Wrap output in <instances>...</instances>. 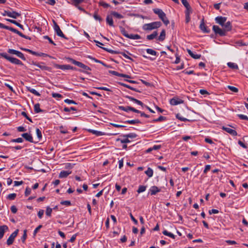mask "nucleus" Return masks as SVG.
<instances>
[{"instance_id": "nucleus-58", "label": "nucleus", "mask_w": 248, "mask_h": 248, "mask_svg": "<svg viewBox=\"0 0 248 248\" xmlns=\"http://www.w3.org/2000/svg\"><path fill=\"white\" fill-rule=\"evenodd\" d=\"M27 238V230H25L24 231V233L22 237L21 238L22 242L24 243L25 242V240Z\"/></svg>"}, {"instance_id": "nucleus-48", "label": "nucleus", "mask_w": 248, "mask_h": 248, "mask_svg": "<svg viewBox=\"0 0 248 248\" xmlns=\"http://www.w3.org/2000/svg\"><path fill=\"white\" fill-rule=\"evenodd\" d=\"M93 18L96 20L99 21L100 22L102 21V18L97 14V12L95 11L93 15Z\"/></svg>"}, {"instance_id": "nucleus-50", "label": "nucleus", "mask_w": 248, "mask_h": 248, "mask_svg": "<svg viewBox=\"0 0 248 248\" xmlns=\"http://www.w3.org/2000/svg\"><path fill=\"white\" fill-rule=\"evenodd\" d=\"M176 117L179 119V120L181 121H183V122H187V121H189V120L186 118H184V117H182L180 114H177L176 115Z\"/></svg>"}, {"instance_id": "nucleus-34", "label": "nucleus", "mask_w": 248, "mask_h": 248, "mask_svg": "<svg viewBox=\"0 0 248 248\" xmlns=\"http://www.w3.org/2000/svg\"><path fill=\"white\" fill-rule=\"evenodd\" d=\"M84 0H71L69 3L74 5L75 7H78L79 4L82 3Z\"/></svg>"}, {"instance_id": "nucleus-25", "label": "nucleus", "mask_w": 248, "mask_h": 248, "mask_svg": "<svg viewBox=\"0 0 248 248\" xmlns=\"http://www.w3.org/2000/svg\"><path fill=\"white\" fill-rule=\"evenodd\" d=\"M166 38V31L164 29L162 30L161 32H160V35L157 38V40L159 41L162 42Z\"/></svg>"}, {"instance_id": "nucleus-36", "label": "nucleus", "mask_w": 248, "mask_h": 248, "mask_svg": "<svg viewBox=\"0 0 248 248\" xmlns=\"http://www.w3.org/2000/svg\"><path fill=\"white\" fill-rule=\"evenodd\" d=\"M34 110L35 113H39L44 112V110L40 108V104L39 103L36 104L34 106Z\"/></svg>"}, {"instance_id": "nucleus-24", "label": "nucleus", "mask_w": 248, "mask_h": 248, "mask_svg": "<svg viewBox=\"0 0 248 248\" xmlns=\"http://www.w3.org/2000/svg\"><path fill=\"white\" fill-rule=\"evenodd\" d=\"M200 28L204 33H209L210 31L209 29H207V27L203 21L201 23Z\"/></svg>"}, {"instance_id": "nucleus-27", "label": "nucleus", "mask_w": 248, "mask_h": 248, "mask_svg": "<svg viewBox=\"0 0 248 248\" xmlns=\"http://www.w3.org/2000/svg\"><path fill=\"white\" fill-rule=\"evenodd\" d=\"M71 171L62 170V171H61V172L60 173L59 177V178H66L70 174H71Z\"/></svg>"}, {"instance_id": "nucleus-32", "label": "nucleus", "mask_w": 248, "mask_h": 248, "mask_svg": "<svg viewBox=\"0 0 248 248\" xmlns=\"http://www.w3.org/2000/svg\"><path fill=\"white\" fill-rule=\"evenodd\" d=\"M182 4L186 8V11H189L192 10L187 0H181Z\"/></svg>"}, {"instance_id": "nucleus-53", "label": "nucleus", "mask_w": 248, "mask_h": 248, "mask_svg": "<svg viewBox=\"0 0 248 248\" xmlns=\"http://www.w3.org/2000/svg\"><path fill=\"white\" fill-rule=\"evenodd\" d=\"M23 141V140L22 138H18L15 139H12L11 140L12 142H17V143H21Z\"/></svg>"}, {"instance_id": "nucleus-40", "label": "nucleus", "mask_w": 248, "mask_h": 248, "mask_svg": "<svg viewBox=\"0 0 248 248\" xmlns=\"http://www.w3.org/2000/svg\"><path fill=\"white\" fill-rule=\"evenodd\" d=\"M227 65L230 68L233 69H238V65L233 62H229L227 63Z\"/></svg>"}, {"instance_id": "nucleus-59", "label": "nucleus", "mask_w": 248, "mask_h": 248, "mask_svg": "<svg viewBox=\"0 0 248 248\" xmlns=\"http://www.w3.org/2000/svg\"><path fill=\"white\" fill-rule=\"evenodd\" d=\"M99 5L103 6L104 8H108L110 6V5L108 3H106L104 1H100L99 3Z\"/></svg>"}, {"instance_id": "nucleus-7", "label": "nucleus", "mask_w": 248, "mask_h": 248, "mask_svg": "<svg viewBox=\"0 0 248 248\" xmlns=\"http://www.w3.org/2000/svg\"><path fill=\"white\" fill-rule=\"evenodd\" d=\"M18 230L17 229L10 235V236L8 238L6 241V244L8 246H10L13 243L15 238L16 237L18 234Z\"/></svg>"}, {"instance_id": "nucleus-54", "label": "nucleus", "mask_w": 248, "mask_h": 248, "mask_svg": "<svg viewBox=\"0 0 248 248\" xmlns=\"http://www.w3.org/2000/svg\"><path fill=\"white\" fill-rule=\"evenodd\" d=\"M71 110L77 111V109L73 107H70V108H67V107H65L63 108V111H65V112H69Z\"/></svg>"}, {"instance_id": "nucleus-33", "label": "nucleus", "mask_w": 248, "mask_h": 248, "mask_svg": "<svg viewBox=\"0 0 248 248\" xmlns=\"http://www.w3.org/2000/svg\"><path fill=\"white\" fill-rule=\"evenodd\" d=\"M110 14H111V16H112L114 17H116L118 19H122V18H124V16L122 15H121L115 11H112L110 13Z\"/></svg>"}, {"instance_id": "nucleus-3", "label": "nucleus", "mask_w": 248, "mask_h": 248, "mask_svg": "<svg viewBox=\"0 0 248 248\" xmlns=\"http://www.w3.org/2000/svg\"><path fill=\"white\" fill-rule=\"evenodd\" d=\"M153 11L154 13L158 16L159 17L166 25L170 23V21L166 17L165 13L161 9L155 8L153 9Z\"/></svg>"}, {"instance_id": "nucleus-2", "label": "nucleus", "mask_w": 248, "mask_h": 248, "mask_svg": "<svg viewBox=\"0 0 248 248\" xmlns=\"http://www.w3.org/2000/svg\"><path fill=\"white\" fill-rule=\"evenodd\" d=\"M161 25L162 23L160 21L153 22L144 24L142 29L144 31H151L159 28Z\"/></svg>"}, {"instance_id": "nucleus-20", "label": "nucleus", "mask_w": 248, "mask_h": 248, "mask_svg": "<svg viewBox=\"0 0 248 248\" xmlns=\"http://www.w3.org/2000/svg\"><path fill=\"white\" fill-rule=\"evenodd\" d=\"M118 84L123 87H126V88H127L132 91H135L136 92H138V93H141V91H139V90L137 89L136 88H133L131 86H130V85H128L127 84H126L124 83H123V82H118Z\"/></svg>"}, {"instance_id": "nucleus-5", "label": "nucleus", "mask_w": 248, "mask_h": 248, "mask_svg": "<svg viewBox=\"0 0 248 248\" xmlns=\"http://www.w3.org/2000/svg\"><path fill=\"white\" fill-rule=\"evenodd\" d=\"M53 23L54 24V30L55 32L56 33L57 35L60 37H61L65 39H68V38L64 35L62 31H61L60 27L57 24L56 22L54 20H52Z\"/></svg>"}, {"instance_id": "nucleus-49", "label": "nucleus", "mask_w": 248, "mask_h": 248, "mask_svg": "<svg viewBox=\"0 0 248 248\" xmlns=\"http://www.w3.org/2000/svg\"><path fill=\"white\" fill-rule=\"evenodd\" d=\"M146 50L148 54H151L152 55L156 56L157 54V52L152 49L147 48Z\"/></svg>"}, {"instance_id": "nucleus-1", "label": "nucleus", "mask_w": 248, "mask_h": 248, "mask_svg": "<svg viewBox=\"0 0 248 248\" xmlns=\"http://www.w3.org/2000/svg\"><path fill=\"white\" fill-rule=\"evenodd\" d=\"M66 59L69 62H70L72 63L73 64L83 69V70L77 69V70H78V71H79L80 72H83V73H86L87 74H89V75L91 74V73L88 72V71H87L91 70V68L89 67V66L85 65L84 64H83V63H82L80 62L77 61L75 60H74L71 58H69V57L66 58Z\"/></svg>"}, {"instance_id": "nucleus-21", "label": "nucleus", "mask_w": 248, "mask_h": 248, "mask_svg": "<svg viewBox=\"0 0 248 248\" xmlns=\"http://www.w3.org/2000/svg\"><path fill=\"white\" fill-rule=\"evenodd\" d=\"M187 52L188 54L193 59H198L201 57V54H197L194 53L191 50L187 49Z\"/></svg>"}, {"instance_id": "nucleus-47", "label": "nucleus", "mask_w": 248, "mask_h": 248, "mask_svg": "<svg viewBox=\"0 0 248 248\" xmlns=\"http://www.w3.org/2000/svg\"><path fill=\"white\" fill-rule=\"evenodd\" d=\"M166 117L163 116H160L157 119H154L151 122H161L164 120H166Z\"/></svg>"}, {"instance_id": "nucleus-60", "label": "nucleus", "mask_w": 248, "mask_h": 248, "mask_svg": "<svg viewBox=\"0 0 248 248\" xmlns=\"http://www.w3.org/2000/svg\"><path fill=\"white\" fill-rule=\"evenodd\" d=\"M43 37L44 39H47L50 44H51L54 46L56 45V44L52 41V40L48 36L46 35V36H44Z\"/></svg>"}, {"instance_id": "nucleus-28", "label": "nucleus", "mask_w": 248, "mask_h": 248, "mask_svg": "<svg viewBox=\"0 0 248 248\" xmlns=\"http://www.w3.org/2000/svg\"><path fill=\"white\" fill-rule=\"evenodd\" d=\"M158 32L157 31H154L152 34L148 35L146 36V39L148 40H153L157 37Z\"/></svg>"}, {"instance_id": "nucleus-51", "label": "nucleus", "mask_w": 248, "mask_h": 248, "mask_svg": "<svg viewBox=\"0 0 248 248\" xmlns=\"http://www.w3.org/2000/svg\"><path fill=\"white\" fill-rule=\"evenodd\" d=\"M146 189V186H140L138 189L137 190V192L138 193H140L143 192L145 191Z\"/></svg>"}, {"instance_id": "nucleus-45", "label": "nucleus", "mask_w": 248, "mask_h": 248, "mask_svg": "<svg viewBox=\"0 0 248 248\" xmlns=\"http://www.w3.org/2000/svg\"><path fill=\"white\" fill-rule=\"evenodd\" d=\"M145 173L149 177H151L153 175V170L151 168H148L147 170L145 171Z\"/></svg>"}, {"instance_id": "nucleus-6", "label": "nucleus", "mask_w": 248, "mask_h": 248, "mask_svg": "<svg viewBox=\"0 0 248 248\" xmlns=\"http://www.w3.org/2000/svg\"><path fill=\"white\" fill-rule=\"evenodd\" d=\"M54 67L55 68L60 69L62 70H77V69L76 67L71 66L70 65H69V64L60 65L59 64H54Z\"/></svg>"}, {"instance_id": "nucleus-26", "label": "nucleus", "mask_w": 248, "mask_h": 248, "mask_svg": "<svg viewBox=\"0 0 248 248\" xmlns=\"http://www.w3.org/2000/svg\"><path fill=\"white\" fill-rule=\"evenodd\" d=\"M88 131L98 137L105 135V133L104 132L95 130L89 129Z\"/></svg>"}, {"instance_id": "nucleus-10", "label": "nucleus", "mask_w": 248, "mask_h": 248, "mask_svg": "<svg viewBox=\"0 0 248 248\" xmlns=\"http://www.w3.org/2000/svg\"><path fill=\"white\" fill-rule=\"evenodd\" d=\"M118 108L119 109L124 111L125 112H128L129 111H132L134 112H139V110L138 109H136L134 108H133L130 106H127V107H124L122 106H119Z\"/></svg>"}, {"instance_id": "nucleus-31", "label": "nucleus", "mask_w": 248, "mask_h": 248, "mask_svg": "<svg viewBox=\"0 0 248 248\" xmlns=\"http://www.w3.org/2000/svg\"><path fill=\"white\" fill-rule=\"evenodd\" d=\"M32 64H33L35 66H37L39 68L41 69L42 70H47L48 69V67L47 66H46L45 65H41V63H37L36 62H32Z\"/></svg>"}, {"instance_id": "nucleus-4", "label": "nucleus", "mask_w": 248, "mask_h": 248, "mask_svg": "<svg viewBox=\"0 0 248 248\" xmlns=\"http://www.w3.org/2000/svg\"><path fill=\"white\" fill-rule=\"evenodd\" d=\"M0 56L5 58L12 63L23 65V63L18 59L8 55L6 53H0Z\"/></svg>"}, {"instance_id": "nucleus-16", "label": "nucleus", "mask_w": 248, "mask_h": 248, "mask_svg": "<svg viewBox=\"0 0 248 248\" xmlns=\"http://www.w3.org/2000/svg\"><path fill=\"white\" fill-rule=\"evenodd\" d=\"M222 26L223 27V30L226 33L227 31H230L232 29V25L230 21L225 23L224 25Z\"/></svg>"}, {"instance_id": "nucleus-56", "label": "nucleus", "mask_w": 248, "mask_h": 248, "mask_svg": "<svg viewBox=\"0 0 248 248\" xmlns=\"http://www.w3.org/2000/svg\"><path fill=\"white\" fill-rule=\"evenodd\" d=\"M228 88L234 93H237L238 92V89L233 86L229 85L228 86Z\"/></svg>"}, {"instance_id": "nucleus-44", "label": "nucleus", "mask_w": 248, "mask_h": 248, "mask_svg": "<svg viewBox=\"0 0 248 248\" xmlns=\"http://www.w3.org/2000/svg\"><path fill=\"white\" fill-rule=\"evenodd\" d=\"M20 15L21 14L20 13H18L16 11H13L11 12V16H10V17L16 19L17 17L20 16Z\"/></svg>"}, {"instance_id": "nucleus-43", "label": "nucleus", "mask_w": 248, "mask_h": 248, "mask_svg": "<svg viewBox=\"0 0 248 248\" xmlns=\"http://www.w3.org/2000/svg\"><path fill=\"white\" fill-rule=\"evenodd\" d=\"M36 133L38 140L36 142H35V143H37L39 141L42 137L41 131L39 128L36 129Z\"/></svg>"}, {"instance_id": "nucleus-64", "label": "nucleus", "mask_w": 248, "mask_h": 248, "mask_svg": "<svg viewBox=\"0 0 248 248\" xmlns=\"http://www.w3.org/2000/svg\"><path fill=\"white\" fill-rule=\"evenodd\" d=\"M237 116L241 120H248V117L246 115L243 114H238Z\"/></svg>"}, {"instance_id": "nucleus-61", "label": "nucleus", "mask_w": 248, "mask_h": 248, "mask_svg": "<svg viewBox=\"0 0 248 248\" xmlns=\"http://www.w3.org/2000/svg\"><path fill=\"white\" fill-rule=\"evenodd\" d=\"M61 204L62 205H65L66 206H70L71 205V202L69 201H62L60 202Z\"/></svg>"}, {"instance_id": "nucleus-57", "label": "nucleus", "mask_w": 248, "mask_h": 248, "mask_svg": "<svg viewBox=\"0 0 248 248\" xmlns=\"http://www.w3.org/2000/svg\"><path fill=\"white\" fill-rule=\"evenodd\" d=\"M16 193L10 194L7 196V199L10 200H13L16 197Z\"/></svg>"}, {"instance_id": "nucleus-19", "label": "nucleus", "mask_w": 248, "mask_h": 248, "mask_svg": "<svg viewBox=\"0 0 248 248\" xmlns=\"http://www.w3.org/2000/svg\"><path fill=\"white\" fill-rule=\"evenodd\" d=\"M183 102V100L178 98H172L170 101V103L172 105H177L178 104H182Z\"/></svg>"}, {"instance_id": "nucleus-55", "label": "nucleus", "mask_w": 248, "mask_h": 248, "mask_svg": "<svg viewBox=\"0 0 248 248\" xmlns=\"http://www.w3.org/2000/svg\"><path fill=\"white\" fill-rule=\"evenodd\" d=\"M119 140H120L122 143H126L130 142V140L128 139V138H125L123 140H120V139H117V141Z\"/></svg>"}, {"instance_id": "nucleus-15", "label": "nucleus", "mask_w": 248, "mask_h": 248, "mask_svg": "<svg viewBox=\"0 0 248 248\" xmlns=\"http://www.w3.org/2000/svg\"><path fill=\"white\" fill-rule=\"evenodd\" d=\"M222 129L233 136H236L237 135V133L235 130L230 128L223 126Z\"/></svg>"}, {"instance_id": "nucleus-8", "label": "nucleus", "mask_w": 248, "mask_h": 248, "mask_svg": "<svg viewBox=\"0 0 248 248\" xmlns=\"http://www.w3.org/2000/svg\"><path fill=\"white\" fill-rule=\"evenodd\" d=\"M213 30L215 34H218L220 36H224L226 35V33L225 32L224 30L221 29L217 25H214L213 26Z\"/></svg>"}, {"instance_id": "nucleus-29", "label": "nucleus", "mask_w": 248, "mask_h": 248, "mask_svg": "<svg viewBox=\"0 0 248 248\" xmlns=\"http://www.w3.org/2000/svg\"><path fill=\"white\" fill-rule=\"evenodd\" d=\"M192 13V10L185 11L186 23H188L190 20V14Z\"/></svg>"}, {"instance_id": "nucleus-18", "label": "nucleus", "mask_w": 248, "mask_h": 248, "mask_svg": "<svg viewBox=\"0 0 248 248\" xmlns=\"http://www.w3.org/2000/svg\"><path fill=\"white\" fill-rule=\"evenodd\" d=\"M4 29L8 30H9V31H12V32H13L14 33H16L18 35H19L21 37V36L23 35V33L22 32H20L19 31H18L15 28H13L12 27H9V26L5 25V26L4 27Z\"/></svg>"}, {"instance_id": "nucleus-35", "label": "nucleus", "mask_w": 248, "mask_h": 248, "mask_svg": "<svg viewBox=\"0 0 248 248\" xmlns=\"http://www.w3.org/2000/svg\"><path fill=\"white\" fill-rule=\"evenodd\" d=\"M124 123L131 124H140L141 123V122L139 119H135L132 120H127L125 121Z\"/></svg>"}, {"instance_id": "nucleus-38", "label": "nucleus", "mask_w": 248, "mask_h": 248, "mask_svg": "<svg viewBox=\"0 0 248 248\" xmlns=\"http://www.w3.org/2000/svg\"><path fill=\"white\" fill-rule=\"evenodd\" d=\"M128 38L133 39V40H138L140 39L141 38V36L137 34H129V37H128Z\"/></svg>"}, {"instance_id": "nucleus-39", "label": "nucleus", "mask_w": 248, "mask_h": 248, "mask_svg": "<svg viewBox=\"0 0 248 248\" xmlns=\"http://www.w3.org/2000/svg\"><path fill=\"white\" fill-rule=\"evenodd\" d=\"M122 136L124 138H128L133 139V138H136L137 135L136 134H135L134 133H130L126 134V135H123Z\"/></svg>"}, {"instance_id": "nucleus-11", "label": "nucleus", "mask_w": 248, "mask_h": 248, "mask_svg": "<svg viewBox=\"0 0 248 248\" xmlns=\"http://www.w3.org/2000/svg\"><path fill=\"white\" fill-rule=\"evenodd\" d=\"M227 18L225 16H218L215 18V21L217 23L220 25L223 26L224 24L226 22Z\"/></svg>"}, {"instance_id": "nucleus-42", "label": "nucleus", "mask_w": 248, "mask_h": 248, "mask_svg": "<svg viewBox=\"0 0 248 248\" xmlns=\"http://www.w3.org/2000/svg\"><path fill=\"white\" fill-rule=\"evenodd\" d=\"M162 233L164 235L169 236L172 239H175V236L173 233L168 232L167 230L163 231Z\"/></svg>"}, {"instance_id": "nucleus-63", "label": "nucleus", "mask_w": 248, "mask_h": 248, "mask_svg": "<svg viewBox=\"0 0 248 248\" xmlns=\"http://www.w3.org/2000/svg\"><path fill=\"white\" fill-rule=\"evenodd\" d=\"M31 189L30 187H27L26 188V190L25 191V196L26 197L28 196L31 193Z\"/></svg>"}, {"instance_id": "nucleus-23", "label": "nucleus", "mask_w": 248, "mask_h": 248, "mask_svg": "<svg viewBox=\"0 0 248 248\" xmlns=\"http://www.w3.org/2000/svg\"><path fill=\"white\" fill-rule=\"evenodd\" d=\"M112 16L108 15L106 17V22L107 24L110 27H114L113 20L112 19Z\"/></svg>"}, {"instance_id": "nucleus-46", "label": "nucleus", "mask_w": 248, "mask_h": 248, "mask_svg": "<svg viewBox=\"0 0 248 248\" xmlns=\"http://www.w3.org/2000/svg\"><path fill=\"white\" fill-rule=\"evenodd\" d=\"M101 47L104 50H105L107 52H108L111 54H119V52L118 51L113 50L112 49H110L107 48L106 47Z\"/></svg>"}, {"instance_id": "nucleus-41", "label": "nucleus", "mask_w": 248, "mask_h": 248, "mask_svg": "<svg viewBox=\"0 0 248 248\" xmlns=\"http://www.w3.org/2000/svg\"><path fill=\"white\" fill-rule=\"evenodd\" d=\"M119 28L122 34L125 37L128 38V37H129V34L127 32L124 28L121 26L119 27Z\"/></svg>"}, {"instance_id": "nucleus-12", "label": "nucleus", "mask_w": 248, "mask_h": 248, "mask_svg": "<svg viewBox=\"0 0 248 248\" xmlns=\"http://www.w3.org/2000/svg\"><path fill=\"white\" fill-rule=\"evenodd\" d=\"M22 137L24 138L26 140L29 141L31 143H35L33 140V138L31 135L30 133H25L21 134Z\"/></svg>"}, {"instance_id": "nucleus-30", "label": "nucleus", "mask_w": 248, "mask_h": 248, "mask_svg": "<svg viewBox=\"0 0 248 248\" xmlns=\"http://www.w3.org/2000/svg\"><path fill=\"white\" fill-rule=\"evenodd\" d=\"M6 20L10 23L15 24L16 26L19 27L22 30H24L23 26L22 25H21V24L18 23L15 20L11 19H6Z\"/></svg>"}, {"instance_id": "nucleus-62", "label": "nucleus", "mask_w": 248, "mask_h": 248, "mask_svg": "<svg viewBox=\"0 0 248 248\" xmlns=\"http://www.w3.org/2000/svg\"><path fill=\"white\" fill-rule=\"evenodd\" d=\"M64 102L68 104H77V103L74 101V100H70V99H66L64 100Z\"/></svg>"}, {"instance_id": "nucleus-9", "label": "nucleus", "mask_w": 248, "mask_h": 248, "mask_svg": "<svg viewBox=\"0 0 248 248\" xmlns=\"http://www.w3.org/2000/svg\"><path fill=\"white\" fill-rule=\"evenodd\" d=\"M8 52L10 54H15V55H16L18 57L20 58V59H21L22 60H23L24 61L26 60V58H25L24 54L22 52H21L19 51L15 50L13 49H9L8 50Z\"/></svg>"}, {"instance_id": "nucleus-17", "label": "nucleus", "mask_w": 248, "mask_h": 248, "mask_svg": "<svg viewBox=\"0 0 248 248\" xmlns=\"http://www.w3.org/2000/svg\"><path fill=\"white\" fill-rule=\"evenodd\" d=\"M160 191V189H159L156 186H152L149 189V192L151 195H155L157 193Z\"/></svg>"}, {"instance_id": "nucleus-37", "label": "nucleus", "mask_w": 248, "mask_h": 248, "mask_svg": "<svg viewBox=\"0 0 248 248\" xmlns=\"http://www.w3.org/2000/svg\"><path fill=\"white\" fill-rule=\"evenodd\" d=\"M28 91L30 92L31 93H32L34 94V95L40 96L41 95L40 93L38 92L35 89L31 88V87H27Z\"/></svg>"}, {"instance_id": "nucleus-14", "label": "nucleus", "mask_w": 248, "mask_h": 248, "mask_svg": "<svg viewBox=\"0 0 248 248\" xmlns=\"http://www.w3.org/2000/svg\"><path fill=\"white\" fill-rule=\"evenodd\" d=\"M125 98H128L130 101H133V102L141 106L142 107H143L145 105L144 104L140 101L128 95H126L124 96Z\"/></svg>"}, {"instance_id": "nucleus-22", "label": "nucleus", "mask_w": 248, "mask_h": 248, "mask_svg": "<svg viewBox=\"0 0 248 248\" xmlns=\"http://www.w3.org/2000/svg\"><path fill=\"white\" fill-rule=\"evenodd\" d=\"M8 230V227L6 225L0 226V239H1L4 235L5 231Z\"/></svg>"}, {"instance_id": "nucleus-52", "label": "nucleus", "mask_w": 248, "mask_h": 248, "mask_svg": "<svg viewBox=\"0 0 248 248\" xmlns=\"http://www.w3.org/2000/svg\"><path fill=\"white\" fill-rule=\"evenodd\" d=\"M52 212V209L49 206H47L46 208V214L48 217H50Z\"/></svg>"}, {"instance_id": "nucleus-13", "label": "nucleus", "mask_w": 248, "mask_h": 248, "mask_svg": "<svg viewBox=\"0 0 248 248\" xmlns=\"http://www.w3.org/2000/svg\"><path fill=\"white\" fill-rule=\"evenodd\" d=\"M108 73L112 75H115L116 76H118V77H120L126 78H131V76H130L128 75H126V74H121V73H119L115 71L109 70Z\"/></svg>"}]
</instances>
